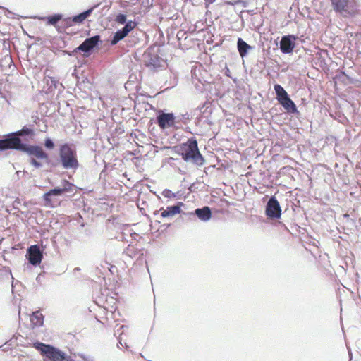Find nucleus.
I'll list each match as a JSON object with an SVG mask.
<instances>
[{
	"instance_id": "1",
	"label": "nucleus",
	"mask_w": 361,
	"mask_h": 361,
	"mask_svg": "<svg viewBox=\"0 0 361 361\" xmlns=\"http://www.w3.org/2000/svg\"><path fill=\"white\" fill-rule=\"evenodd\" d=\"M177 152L185 161H193L202 164L204 159L200 154L195 139H189L186 142L177 147Z\"/></svg>"
},
{
	"instance_id": "2",
	"label": "nucleus",
	"mask_w": 361,
	"mask_h": 361,
	"mask_svg": "<svg viewBox=\"0 0 361 361\" xmlns=\"http://www.w3.org/2000/svg\"><path fill=\"white\" fill-rule=\"evenodd\" d=\"M34 347L40 352L44 361H71L66 353L50 345L37 342L34 343Z\"/></svg>"
},
{
	"instance_id": "3",
	"label": "nucleus",
	"mask_w": 361,
	"mask_h": 361,
	"mask_svg": "<svg viewBox=\"0 0 361 361\" xmlns=\"http://www.w3.org/2000/svg\"><path fill=\"white\" fill-rule=\"evenodd\" d=\"M73 190V184L68 180H64L62 188H54L44 193L42 199L44 202V206L49 208H54L60 205L61 201L57 196L61 195L64 192H71Z\"/></svg>"
},
{
	"instance_id": "4",
	"label": "nucleus",
	"mask_w": 361,
	"mask_h": 361,
	"mask_svg": "<svg viewBox=\"0 0 361 361\" xmlns=\"http://www.w3.org/2000/svg\"><path fill=\"white\" fill-rule=\"evenodd\" d=\"M23 151L30 157V163L35 168L42 167L43 166V162H49L48 154L45 152L40 146L25 145Z\"/></svg>"
},
{
	"instance_id": "5",
	"label": "nucleus",
	"mask_w": 361,
	"mask_h": 361,
	"mask_svg": "<svg viewBox=\"0 0 361 361\" xmlns=\"http://www.w3.org/2000/svg\"><path fill=\"white\" fill-rule=\"evenodd\" d=\"M59 156L63 168L76 169L78 166L76 152L69 145L63 144L61 146Z\"/></svg>"
},
{
	"instance_id": "6",
	"label": "nucleus",
	"mask_w": 361,
	"mask_h": 361,
	"mask_svg": "<svg viewBox=\"0 0 361 361\" xmlns=\"http://www.w3.org/2000/svg\"><path fill=\"white\" fill-rule=\"evenodd\" d=\"M274 90L277 95V99L283 108L288 112H295L297 111L296 106L289 98L286 91L280 85H275Z\"/></svg>"
},
{
	"instance_id": "7",
	"label": "nucleus",
	"mask_w": 361,
	"mask_h": 361,
	"mask_svg": "<svg viewBox=\"0 0 361 361\" xmlns=\"http://www.w3.org/2000/svg\"><path fill=\"white\" fill-rule=\"evenodd\" d=\"M24 144L18 137H11L3 140H0V150L16 149L23 151L25 148Z\"/></svg>"
},
{
	"instance_id": "8",
	"label": "nucleus",
	"mask_w": 361,
	"mask_h": 361,
	"mask_svg": "<svg viewBox=\"0 0 361 361\" xmlns=\"http://www.w3.org/2000/svg\"><path fill=\"white\" fill-rule=\"evenodd\" d=\"M281 209L278 200L271 197L266 207V215L271 219H278L281 216Z\"/></svg>"
},
{
	"instance_id": "9",
	"label": "nucleus",
	"mask_w": 361,
	"mask_h": 361,
	"mask_svg": "<svg viewBox=\"0 0 361 361\" xmlns=\"http://www.w3.org/2000/svg\"><path fill=\"white\" fill-rule=\"evenodd\" d=\"M157 123L161 129L170 128L175 123V116L173 113H161L157 117Z\"/></svg>"
},
{
	"instance_id": "10",
	"label": "nucleus",
	"mask_w": 361,
	"mask_h": 361,
	"mask_svg": "<svg viewBox=\"0 0 361 361\" xmlns=\"http://www.w3.org/2000/svg\"><path fill=\"white\" fill-rule=\"evenodd\" d=\"M183 206L184 204L183 202H178L176 205L169 206L166 209L161 207L159 209V212H161V216L162 218H172L181 213V208Z\"/></svg>"
},
{
	"instance_id": "11",
	"label": "nucleus",
	"mask_w": 361,
	"mask_h": 361,
	"mask_svg": "<svg viewBox=\"0 0 361 361\" xmlns=\"http://www.w3.org/2000/svg\"><path fill=\"white\" fill-rule=\"evenodd\" d=\"M100 41V37L95 35L94 37L86 39L79 47H78L74 51H82L87 52L96 47Z\"/></svg>"
},
{
	"instance_id": "12",
	"label": "nucleus",
	"mask_w": 361,
	"mask_h": 361,
	"mask_svg": "<svg viewBox=\"0 0 361 361\" xmlns=\"http://www.w3.org/2000/svg\"><path fill=\"white\" fill-rule=\"evenodd\" d=\"M27 254L29 255V262L32 264H37L42 261V254L37 245H31L27 250Z\"/></svg>"
},
{
	"instance_id": "13",
	"label": "nucleus",
	"mask_w": 361,
	"mask_h": 361,
	"mask_svg": "<svg viewBox=\"0 0 361 361\" xmlns=\"http://www.w3.org/2000/svg\"><path fill=\"white\" fill-rule=\"evenodd\" d=\"M291 39H295V37L293 35H288L282 37L280 42V49L283 53L289 54L293 51L294 44Z\"/></svg>"
},
{
	"instance_id": "14",
	"label": "nucleus",
	"mask_w": 361,
	"mask_h": 361,
	"mask_svg": "<svg viewBox=\"0 0 361 361\" xmlns=\"http://www.w3.org/2000/svg\"><path fill=\"white\" fill-rule=\"evenodd\" d=\"M334 10L336 12L343 13L347 11L349 0H331Z\"/></svg>"
},
{
	"instance_id": "15",
	"label": "nucleus",
	"mask_w": 361,
	"mask_h": 361,
	"mask_svg": "<svg viewBox=\"0 0 361 361\" xmlns=\"http://www.w3.org/2000/svg\"><path fill=\"white\" fill-rule=\"evenodd\" d=\"M195 212L198 218L202 221H208L212 216L211 210L209 207H204L202 209H197Z\"/></svg>"
},
{
	"instance_id": "16",
	"label": "nucleus",
	"mask_w": 361,
	"mask_h": 361,
	"mask_svg": "<svg viewBox=\"0 0 361 361\" xmlns=\"http://www.w3.org/2000/svg\"><path fill=\"white\" fill-rule=\"evenodd\" d=\"M30 322L35 326H40L44 322V316L39 311H36L32 313L30 317Z\"/></svg>"
},
{
	"instance_id": "17",
	"label": "nucleus",
	"mask_w": 361,
	"mask_h": 361,
	"mask_svg": "<svg viewBox=\"0 0 361 361\" xmlns=\"http://www.w3.org/2000/svg\"><path fill=\"white\" fill-rule=\"evenodd\" d=\"M92 12V8L88 9L85 12H82L72 18V21L75 24L82 23L87 17H89Z\"/></svg>"
},
{
	"instance_id": "18",
	"label": "nucleus",
	"mask_w": 361,
	"mask_h": 361,
	"mask_svg": "<svg viewBox=\"0 0 361 361\" xmlns=\"http://www.w3.org/2000/svg\"><path fill=\"white\" fill-rule=\"evenodd\" d=\"M251 48L250 45H248L245 41H243L242 39L239 38L238 40V49L239 51L240 55L242 57H244L248 50Z\"/></svg>"
},
{
	"instance_id": "19",
	"label": "nucleus",
	"mask_w": 361,
	"mask_h": 361,
	"mask_svg": "<svg viewBox=\"0 0 361 361\" xmlns=\"http://www.w3.org/2000/svg\"><path fill=\"white\" fill-rule=\"evenodd\" d=\"M148 56L149 59L146 62L147 66L159 67L161 66V59L157 54H149Z\"/></svg>"
},
{
	"instance_id": "20",
	"label": "nucleus",
	"mask_w": 361,
	"mask_h": 361,
	"mask_svg": "<svg viewBox=\"0 0 361 361\" xmlns=\"http://www.w3.org/2000/svg\"><path fill=\"white\" fill-rule=\"evenodd\" d=\"M73 25H75V23L72 21V18H67L63 20L61 19L60 25H59L58 27V31L59 32H62L65 28L73 26Z\"/></svg>"
},
{
	"instance_id": "21",
	"label": "nucleus",
	"mask_w": 361,
	"mask_h": 361,
	"mask_svg": "<svg viewBox=\"0 0 361 361\" xmlns=\"http://www.w3.org/2000/svg\"><path fill=\"white\" fill-rule=\"evenodd\" d=\"M47 24L54 25L58 30L59 25H57V23L59 22L61 23V19H62V16L61 14H55L54 16H48L47 18Z\"/></svg>"
},
{
	"instance_id": "22",
	"label": "nucleus",
	"mask_w": 361,
	"mask_h": 361,
	"mask_svg": "<svg viewBox=\"0 0 361 361\" xmlns=\"http://www.w3.org/2000/svg\"><path fill=\"white\" fill-rule=\"evenodd\" d=\"M127 35L124 32V31L121 29L118 30L114 35L111 44L112 45L116 44L120 40L123 39L126 37Z\"/></svg>"
},
{
	"instance_id": "23",
	"label": "nucleus",
	"mask_w": 361,
	"mask_h": 361,
	"mask_svg": "<svg viewBox=\"0 0 361 361\" xmlns=\"http://www.w3.org/2000/svg\"><path fill=\"white\" fill-rule=\"evenodd\" d=\"M137 25V23L135 21L130 20L126 23V25L122 28V30L128 35V33L134 30Z\"/></svg>"
},
{
	"instance_id": "24",
	"label": "nucleus",
	"mask_w": 361,
	"mask_h": 361,
	"mask_svg": "<svg viewBox=\"0 0 361 361\" xmlns=\"http://www.w3.org/2000/svg\"><path fill=\"white\" fill-rule=\"evenodd\" d=\"M32 130L27 128H23L22 130L18 131L14 135H32Z\"/></svg>"
},
{
	"instance_id": "25",
	"label": "nucleus",
	"mask_w": 361,
	"mask_h": 361,
	"mask_svg": "<svg viewBox=\"0 0 361 361\" xmlns=\"http://www.w3.org/2000/svg\"><path fill=\"white\" fill-rule=\"evenodd\" d=\"M116 21L119 24H124L126 22V16L124 14H118L116 17Z\"/></svg>"
},
{
	"instance_id": "26",
	"label": "nucleus",
	"mask_w": 361,
	"mask_h": 361,
	"mask_svg": "<svg viewBox=\"0 0 361 361\" xmlns=\"http://www.w3.org/2000/svg\"><path fill=\"white\" fill-rule=\"evenodd\" d=\"M44 146L47 149H52L54 147V144L50 138H47L44 141Z\"/></svg>"
},
{
	"instance_id": "27",
	"label": "nucleus",
	"mask_w": 361,
	"mask_h": 361,
	"mask_svg": "<svg viewBox=\"0 0 361 361\" xmlns=\"http://www.w3.org/2000/svg\"><path fill=\"white\" fill-rule=\"evenodd\" d=\"M214 1H215V0H204L205 4H206L207 5H209V4H212Z\"/></svg>"
},
{
	"instance_id": "28",
	"label": "nucleus",
	"mask_w": 361,
	"mask_h": 361,
	"mask_svg": "<svg viewBox=\"0 0 361 361\" xmlns=\"http://www.w3.org/2000/svg\"><path fill=\"white\" fill-rule=\"evenodd\" d=\"M170 192H171V191H170V190H165V191L164 192V196H166V197H170V196H169V193H170Z\"/></svg>"
}]
</instances>
